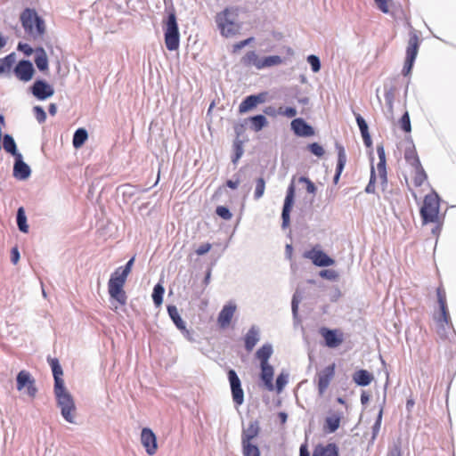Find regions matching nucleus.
Listing matches in <instances>:
<instances>
[{"instance_id":"obj_1","label":"nucleus","mask_w":456,"mask_h":456,"mask_svg":"<svg viewBox=\"0 0 456 456\" xmlns=\"http://www.w3.org/2000/svg\"><path fill=\"white\" fill-rule=\"evenodd\" d=\"M47 362L51 367L54 385L53 392L56 398L57 405L61 409L62 418L69 423L76 424V420L72 412L76 411L75 402L69 392L67 391L64 380L62 368L57 358L47 357Z\"/></svg>"},{"instance_id":"obj_2","label":"nucleus","mask_w":456,"mask_h":456,"mask_svg":"<svg viewBox=\"0 0 456 456\" xmlns=\"http://www.w3.org/2000/svg\"><path fill=\"white\" fill-rule=\"evenodd\" d=\"M20 22L26 33L34 39L40 38L45 32V23L42 17L31 8H26L20 14Z\"/></svg>"},{"instance_id":"obj_3","label":"nucleus","mask_w":456,"mask_h":456,"mask_svg":"<svg viewBox=\"0 0 456 456\" xmlns=\"http://www.w3.org/2000/svg\"><path fill=\"white\" fill-rule=\"evenodd\" d=\"M126 276L117 269L111 273L108 282V289L110 297L112 300L117 301L120 305L126 304L127 297L123 289Z\"/></svg>"},{"instance_id":"obj_4","label":"nucleus","mask_w":456,"mask_h":456,"mask_svg":"<svg viewBox=\"0 0 456 456\" xmlns=\"http://www.w3.org/2000/svg\"><path fill=\"white\" fill-rule=\"evenodd\" d=\"M164 37L166 47L169 51H175L180 45V33L176 16L174 12L167 14L164 25Z\"/></svg>"},{"instance_id":"obj_5","label":"nucleus","mask_w":456,"mask_h":456,"mask_svg":"<svg viewBox=\"0 0 456 456\" xmlns=\"http://www.w3.org/2000/svg\"><path fill=\"white\" fill-rule=\"evenodd\" d=\"M439 200V196L436 192L425 196L419 211L423 224L437 222L440 208Z\"/></svg>"},{"instance_id":"obj_6","label":"nucleus","mask_w":456,"mask_h":456,"mask_svg":"<svg viewBox=\"0 0 456 456\" xmlns=\"http://www.w3.org/2000/svg\"><path fill=\"white\" fill-rule=\"evenodd\" d=\"M216 22L221 35L225 37L236 35L240 28L235 22L234 15L227 8L216 14Z\"/></svg>"},{"instance_id":"obj_7","label":"nucleus","mask_w":456,"mask_h":456,"mask_svg":"<svg viewBox=\"0 0 456 456\" xmlns=\"http://www.w3.org/2000/svg\"><path fill=\"white\" fill-rule=\"evenodd\" d=\"M419 44L420 42L418 31L414 28H411L409 33L408 45L406 47V57L403 66L413 68L419 52Z\"/></svg>"},{"instance_id":"obj_8","label":"nucleus","mask_w":456,"mask_h":456,"mask_svg":"<svg viewBox=\"0 0 456 456\" xmlns=\"http://www.w3.org/2000/svg\"><path fill=\"white\" fill-rule=\"evenodd\" d=\"M295 184L294 180L291 181L289 185L288 186L282 211H281V227L282 229H285L289 226L290 222V212L294 204V199H295Z\"/></svg>"},{"instance_id":"obj_9","label":"nucleus","mask_w":456,"mask_h":456,"mask_svg":"<svg viewBox=\"0 0 456 456\" xmlns=\"http://www.w3.org/2000/svg\"><path fill=\"white\" fill-rule=\"evenodd\" d=\"M228 380L231 387L232 400L237 405H241L244 402V392L241 387V381L237 372L231 369L227 372Z\"/></svg>"},{"instance_id":"obj_10","label":"nucleus","mask_w":456,"mask_h":456,"mask_svg":"<svg viewBox=\"0 0 456 456\" xmlns=\"http://www.w3.org/2000/svg\"><path fill=\"white\" fill-rule=\"evenodd\" d=\"M303 256L310 259L318 267H327L334 265L335 261L324 251L312 248L304 252Z\"/></svg>"},{"instance_id":"obj_11","label":"nucleus","mask_w":456,"mask_h":456,"mask_svg":"<svg viewBox=\"0 0 456 456\" xmlns=\"http://www.w3.org/2000/svg\"><path fill=\"white\" fill-rule=\"evenodd\" d=\"M31 94L40 101L50 98L54 94L53 87L44 79H37L30 87Z\"/></svg>"},{"instance_id":"obj_12","label":"nucleus","mask_w":456,"mask_h":456,"mask_svg":"<svg viewBox=\"0 0 456 456\" xmlns=\"http://www.w3.org/2000/svg\"><path fill=\"white\" fill-rule=\"evenodd\" d=\"M141 444L148 455L152 456L157 452V436L150 428H143L141 431Z\"/></svg>"},{"instance_id":"obj_13","label":"nucleus","mask_w":456,"mask_h":456,"mask_svg":"<svg viewBox=\"0 0 456 456\" xmlns=\"http://www.w3.org/2000/svg\"><path fill=\"white\" fill-rule=\"evenodd\" d=\"M13 72L20 81L28 82L32 79L35 69L29 60H21L16 64Z\"/></svg>"},{"instance_id":"obj_14","label":"nucleus","mask_w":456,"mask_h":456,"mask_svg":"<svg viewBox=\"0 0 456 456\" xmlns=\"http://www.w3.org/2000/svg\"><path fill=\"white\" fill-rule=\"evenodd\" d=\"M319 332L324 338L325 346L330 348L338 347L343 342V335L338 330L322 327Z\"/></svg>"},{"instance_id":"obj_15","label":"nucleus","mask_w":456,"mask_h":456,"mask_svg":"<svg viewBox=\"0 0 456 456\" xmlns=\"http://www.w3.org/2000/svg\"><path fill=\"white\" fill-rule=\"evenodd\" d=\"M12 175L16 179L20 181L28 179L31 175L30 167L26 162H24L21 154H19L14 158Z\"/></svg>"},{"instance_id":"obj_16","label":"nucleus","mask_w":456,"mask_h":456,"mask_svg":"<svg viewBox=\"0 0 456 456\" xmlns=\"http://www.w3.org/2000/svg\"><path fill=\"white\" fill-rule=\"evenodd\" d=\"M291 130L299 137H310L314 134V129L305 119L294 118L291 121Z\"/></svg>"},{"instance_id":"obj_17","label":"nucleus","mask_w":456,"mask_h":456,"mask_svg":"<svg viewBox=\"0 0 456 456\" xmlns=\"http://www.w3.org/2000/svg\"><path fill=\"white\" fill-rule=\"evenodd\" d=\"M335 374V364L325 367L318 373V391L322 395L328 388Z\"/></svg>"},{"instance_id":"obj_18","label":"nucleus","mask_w":456,"mask_h":456,"mask_svg":"<svg viewBox=\"0 0 456 456\" xmlns=\"http://www.w3.org/2000/svg\"><path fill=\"white\" fill-rule=\"evenodd\" d=\"M260 424L257 419L249 421L248 427H243L241 431V442L254 441L260 433Z\"/></svg>"},{"instance_id":"obj_19","label":"nucleus","mask_w":456,"mask_h":456,"mask_svg":"<svg viewBox=\"0 0 456 456\" xmlns=\"http://www.w3.org/2000/svg\"><path fill=\"white\" fill-rule=\"evenodd\" d=\"M236 311V305L229 303L224 305L218 314L217 322L221 328H226Z\"/></svg>"},{"instance_id":"obj_20","label":"nucleus","mask_w":456,"mask_h":456,"mask_svg":"<svg viewBox=\"0 0 456 456\" xmlns=\"http://www.w3.org/2000/svg\"><path fill=\"white\" fill-rule=\"evenodd\" d=\"M260 339V330L252 325L244 337V346L248 352H251Z\"/></svg>"},{"instance_id":"obj_21","label":"nucleus","mask_w":456,"mask_h":456,"mask_svg":"<svg viewBox=\"0 0 456 456\" xmlns=\"http://www.w3.org/2000/svg\"><path fill=\"white\" fill-rule=\"evenodd\" d=\"M336 149L338 151V161L336 166V172L333 177V183L335 184L338 183L340 175L346 163V154L345 148L342 145L336 143Z\"/></svg>"},{"instance_id":"obj_22","label":"nucleus","mask_w":456,"mask_h":456,"mask_svg":"<svg viewBox=\"0 0 456 456\" xmlns=\"http://www.w3.org/2000/svg\"><path fill=\"white\" fill-rule=\"evenodd\" d=\"M313 456H339L338 447L335 443L326 445L319 444L314 447Z\"/></svg>"},{"instance_id":"obj_23","label":"nucleus","mask_w":456,"mask_h":456,"mask_svg":"<svg viewBox=\"0 0 456 456\" xmlns=\"http://www.w3.org/2000/svg\"><path fill=\"white\" fill-rule=\"evenodd\" d=\"M260 368H261L260 378H261L262 381L264 382L265 387L269 391H273L274 389V386L273 383V373H274L273 367L269 363H265V364H260Z\"/></svg>"},{"instance_id":"obj_24","label":"nucleus","mask_w":456,"mask_h":456,"mask_svg":"<svg viewBox=\"0 0 456 456\" xmlns=\"http://www.w3.org/2000/svg\"><path fill=\"white\" fill-rule=\"evenodd\" d=\"M342 418V412L334 413L330 416L326 417L324 422V430L327 433L336 432L340 425Z\"/></svg>"},{"instance_id":"obj_25","label":"nucleus","mask_w":456,"mask_h":456,"mask_svg":"<svg viewBox=\"0 0 456 456\" xmlns=\"http://www.w3.org/2000/svg\"><path fill=\"white\" fill-rule=\"evenodd\" d=\"M34 61L36 63L37 68L40 71H45V70L48 69V58H47V54L43 47H37L35 50Z\"/></svg>"},{"instance_id":"obj_26","label":"nucleus","mask_w":456,"mask_h":456,"mask_svg":"<svg viewBox=\"0 0 456 456\" xmlns=\"http://www.w3.org/2000/svg\"><path fill=\"white\" fill-rule=\"evenodd\" d=\"M372 379V374L366 370H356L353 375V380L360 387L369 386Z\"/></svg>"},{"instance_id":"obj_27","label":"nucleus","mask_w":456,"mask_h":456,"mask_svg":"<svg viewBox=\"0 0 456 456\" xmlns=\"http://www.w3.org/2000/svg\"><path fill=\"white\" fill-rule=\"evenodd\" d=\"M167 314L169 318L172 320L173 323L176 327L177 330H184V326L186 325L185 322L181 317L178 309L174 305H167Z\"/></svg>"},{"instance_id":"obj_28","label":"nucleus","mask_w":456,"mask_h":456,"mask_svg":"<svg viewBox=\"0 0 456 456\" xmlns=\"http://www.w3.org/2000/svg\"><path fill=\"white\" fill-rule=\"evenodd\" d=\"M404 159L406 162L413 168L416 167H420V160L416 151L415 146L411 142V146L407 147L404 151Z\"/></svg>"},{"instance_id":"obj_29","label":"nucleus","mask_w":456,"mask_h":456,"mask_svg":"<svg viewBox=\"0 0 456 456\" xmlns=\"http://www.w3.org/2000/svg\"><path fill=\"white\" fill-rule=\"evenodd\" d=\"M273 346L269 343L263 345L256 352V357L259 360L260 364L269 363L268 360L273 354Z\"/></svg>"},{"instance_id":"obj_30","label":"nucleus","mask_w":456,"mask_h":456,"mask_svg":"<svg viewBox=\"0 0 456 456\" xmlns=\"http://www.w3.org/2000/svg\"><path fill=\"white\" fill-rule=\"evenodd\" d=\"M3 148L7 153L12 155L14 158L19 154H21L17 150V145L12 135L9 134H4L3 136Z\"/></svg>"},{"instance_id":"obj_31","label":"nucleus","mask_w":456,"mask_h":456,"mask_svg":"<svg viewBox=\"0 0 456 456\" xmlns=\"http://www.w3.org/2000/svg\"><path fill=\"white\" fill-rule=\"evenodd\" d=\"M303 299V294L300 291L299 287L297 288L296 291L293 294L292 300H291V311H292V316L295 323L299 322V316H298V305Z\"/></svg>"},{"instance_id":"obj_32","label":"nucleus","mask_w":456,"mask_h":456,"mask_svg":"<svg viewBox=\"0 0 456 456\" xmlns=\"http://www.w3.org/2000/svg\"><path fill=\"white\" fill-rule=\"evenodd\" d=\"M261 60L255 51H249L242 57L241 63L246 67L254 66L260 69Z\"/></svg>"},{"instance_id":"obj_33","label":"nucleus","mask_w":456,"mask_h":456,"mask_svg":"<svg viewBox=\"0 0 456 456\" xmlns=\"http://www.w3.org/2000/svg\"><path fill=\"white\" fill-rule=\"evenodd\" d=\"M17 389L19 391L25 388L30 383H35V379L31 377V374L27 370H20L16 377Z\"/></svg>"},{"instance_id":"obj_34","label":"nucleus","mask_w":456,"mask_h":456,"mask_svg":"<svg viewBox=\"0 0 456 456\" xmlns=\"http://www.w3.org/2000/svg\"><path fill=\"white\" fill-rule=\"evenodd\" d=\"M241 448L243 456H260V450L255 440L241 442Z\"/></svg>"},{"instance_id":"obj_35","label":"nucleus","mask_w":456,"mask_h":456,"mask_svg":"<svg viewBox=\"0 0 456 456\" xmlns=\"http://www.w3.org/2000/svg\"><path fill=\"white\" fill-rule=\"evenodd\" d=\"M248 120L251 124V129L255 132L261 131L268 124L267 118L263 114L249 117Z\"/></svg>"},{"instance_id":"obj_36","label":"nucleus","mask_w":456,"mask_h":456,"mask_svg":"<svg viewBox=\"0 0 456 456\" xmlns=\"http://www.w3.org/2000/svg\"><path fill=\"white\" fill-rule=\"evenodd\" d=\"M88 138V133L85 128H77L74 134L72 139V144L75 149L80 148L87 140Z\"/></svg>"},{"instance_id":"obj_37","label":"nucleus","mask_w":456,"mask_h":456,"mask_svg":"<svg viewBox=\"0 0 456 456\" xmlns=\"http://www.w3.org/2000/svg\"><path fill=\"white\" fill-rule=\"evenodd\" d=\"M16 224L21 232L27 233L28 232V224L27 223V216L25 210L20 207L16 213Z\"/></svg>"},{"instance_id":"obj_38","label":"nucleus","mask_w":456,"mask_h":456,"mask_svg":"<svg viewBox=\"0 0 456 456\" xmlns=\"http://www.w3.org/2000/svg\"><path fill=\"white\" fill-rule=\"evenodd\" d=\"M16 60L15 53H11L0 59V75L9 71Z\"/></svg>"},{"instance_id":"obj_39","label":"nucleus","mask_w":456,"mask_h":456,"mask_svg":"<svg viewBox=\"0 0 456 456\" xmlns=\"http://www.w3.org/2000/svg\"><path fill=\"white\" fill-rule=\"evenodd\" d=\"M283 62V60L279 55H270L262 58L261 64H260V69H263L265 68H269L273 66L280 65Z\"/></svg>"},{"instance_id":"obj_40","label":"nucleus","mask_w":456,"mask_h":456,"mask_svg":"<svg viewBox=\"0 0 456 456\" xmlns=\"http://www.w3.org/2000/svg\"><path fill=\"white\" fill-rule=\"evenodd\" d=\"M165 289L160 283H157L151 294L152 301L156 306H159L163 302Z\"/></svg>"},{"instance_id":"obj_41","label":"nucleus","mask_w":456,"mask_h":456,"mask_svg":"<svg viewBox=\"0 0 456 456\" xmlns=\"http://www.w3.org/2000/svg\"><path fill=\"white\" fill-rule=\"evenodd\" d=\"M256 107L253 95H248L243 99V101L239 105V112L245 113Z\"/></svg>"},{"instance_id":"obj_42","label":"nucleus","mask_w":456,"mask_h":456,"mask_svg":"<svg viewBox=\"0 0 456 456\" xmlns=\"http://www.w3.org/2000/svg\"><path fill=\"white\" fill-rule=\"evenodd\" d=\"M382 414L383 411L382 409L379 411L377 419L374 422V424L371 427V438L370 440V444H373L381 428V421H382Z\"/></svg>"},{"instance_id":"obj_43","label":"nucleus","mask_w":456,"mask_h":456,"mask_svg":"<svg viewBox=\"0 0 456 456\" xmlns=\"http://www.w3.org/2000/svg\"><path fill=\"white\" fill-rule=\"evenodd\" d=\"M414 169H415V176L413 179L414 185L416 187H420L424 183V182L427 180L428 175H427L422 165H420V167H414Z\"/></svg>"},{"instance_id":"obj_44","label":"nucleus","mask_w":456,"mask_h":456,"mask_svg":"<svg viewBox=\"0 0 456 456\" xmlns=\"http://www.w3.org/2000/svg\"><path fill=\"white\" fill-rule=\"evenodd\" d=\"M440 308V315L436 319L437 323H444L448 328H452V323L450 318L449 311L447 305L441 306Z\"/></svg>"},{"instance_id":"obj_45","label":"nucleus","mask_w":456,"mask_h":456,"mask_svg":"<svg viewBox=\"0 0 456 456\" xmlns=\"http://www.w3.org/2000/svg\"><path fill=\"white\" fill-rule=\"evenodd\" d=\"M265 181L263 177H258L256 180V187H255V191H254V199L256 200H260L264 193H265Z\"/></svg>"},{"instance_id":"obj_46","label":"nucleus","mask_w":456,"mask_h":456,"mask_svg":"<svg viewBox=\"0 0 456 456\" xmlns=\"http://www.w3.org/2000/svg\"><path fill=\"white\" fill-rule=\"evenodd\" d=\"M399 125L403 132L410 133L411 131L410 115L407 110L402 115L401 118L399 119Z\"/></svg>"},{"instance_id":"obj_47","label":"nucleus","mask_w":456,"mask_h":456,"mask_svg":"<svg viewBox=\"0 0 456 456\" xmlns=\"http://www.w3.org/2000/svg\"><path fill=\"white\" fill-rule=\"evenodd\" d=\"M289 381V374L285 372L280 373L276 378L275 388L278 393H281Z\"/></svg>"},{"instance_id":"obj_48","label":"nucleus","mask_w":456,"mask_h":456,"mask_svg":"<svg viewBox=\"0 0 456 456\" xmlns=\"http://www.w3.org/2000/svg\"><path fill=\"white\" fill-rule=\"evenodd\" d=\"M307 62L310 64L313 72L316 73L321 69V61L317 55L310 54L307 56Z\"/></svg>"},{"instance_id":"obj_49","label":"nucleus","mask_w":456,"mask_h":456,"mask_svg":"<svg viewBox=\"0 0 456 456\" xmlns=\"http://www.w3.org/2000/svg\"><path fill=\"white\" fill-rule=\"evenodd\" d=\"M309 151L314 156L321 158L324 155V149L318 142H312L307 145Z\"/></svg>"},{"instance_id":"obj_50","label":"nucleus","mask_w":456,"mask_h":456,"mask_svg":"<svg viewBox=\"0 0 456 456\" xmlns=\"http://www.w3.org/2000/svg\"><path fill=\"white\" fill-rule=\"evenodd\" d=\"M216 214L224 220H230L232 217V212L225 206H217Z\"/></svg>"},{"instance_id":"obj_51","label":"nucleus","mask_w":456,"mask_h":456,"mask_svg":"<svg viewBox=\"0 0 456 456\" xmlns=\"http://www.w3.org/2000/svg\"><path fill=\"white\" fill-rule=\"evenodd\" d=\"M386 161L379 160L377 165V169L381 180L382 183H387V167H386Z\"/></svg>"},{"instance_id":"obj_52","label":"nucleus","mask_w":456,"mask_h":456,"mask_svg":"<svg viewBox=\"0 0 456 456\" xmlns=\"http://www.w3.org/2000/svg\"><path fill=\"white\" fill-rule=\"evenodd\" d=\"M384 97H385L387 105L389 109V111L392 113L393 112V104H394V100H395L394 89L392 87L389 89L385 88Z\"/></svg>"},{"instance_id":"obj_53","label":"nucleus","mask_w":456,"mask_h":456,"mask_svg":"<svg viewBox=\"0 0 456 456\" xmlns=\"http://www.w3.org/2000/svg\"><path fill=\"white\" fill-rule=\"evenodd\" d=\"M243 148H242V142L240 141H236L234 142V155L232 159V161L233 164H236L238 160L241 158L243 155Z\"/></svg>"},{"instance_id":"obj_54","label":"nucleus","mask_w":456,"mask_h":456,"mask_svg":"<svg viewBox=\"0 0 456 456\" xmlns=\"http://www.w3.org/2000/svg\"><path fill=\"white\" fill-rule=\"evenodd\" d=\"M33 112H34V115L39 124H42L45 121L46 113L41 106H38V105L35 106L33 108Z\"/></svg>"},{"instance_id":"obj_55","label":"nucleus","mask_w":456,"mask_h":456,"mask_svg":"<svg viewBox=\"0 0 456 456\" xmlns=\"http://www.w3.org/2000/svg\"><path fill=\"white\" fill-rule=\"evenodd\" d=\"M354 116L361 134L369 132L368 124L365 119L359 113H354Z\"/></svg>"},{"instance_id":"obj_56","label":"nucleus","mask_w":456,"mask_h":456,"mask_svg":"<svg viewBox=\"0 0 456 456\" xmlns=\"http://www.w3.org/2000/svg\"><path fill=\"white\" fill-rule=\"evenodd\" d=\"M319 275L323 278V279H327L329 281H334L338 278V273L336 271L334 270H331V269H325V270H322L320 273H319Z\"/></svg>"},{"instance_id":"obj_57","label":"nucleus","mask_w":456,"mask_h":456,"mask_svg":"<svg viewBox=\"0 0 456 456\" xmlns=\"http://www.w3.org/2000/svg\"><path fill=\"white\" fill-rule=\"evenodd\" d=\"M387 456H402V448L400 442H395L393 444L392 447L389 448Z\"/></svg>"},{"instance_id":"obj_58","label":"nucleus","mask_w":456,"mask_h":456,"mask_svg":"<svg viewBox=\"0 0 456 456\" xmlns=\"http://www.w3.org/2000/svg\"><path fill=\"white\" fill-rule=\"evenodd\" d=\"M278 113L287 118H294L297 115V110L294 107H286L285 109L281 107Z\"/></svg>"},{"instance_id":"obj_59","label":"nucleus","mask_w":456,"mask_h":456,"mask_svg":"<svg viewBox=\"0 0 456 456\" xmlns=\"http://www.w3.org/2000/svg\"><path fill=\"white\" fill-rule=\"evenodd\" d=\"M134 262V256L130 258L124 266H120V267L117 268V270L120 271V273H122L123 274H125L127 277L131 272Z\"/></svg>"},{"instance_id":"obj_60","label":"nucleus","mask_w":456,"mask_h":456,"mask_svg":"<svg viewBox=\"0 0 456 456\" xmlns=\"http://www.w3.org/2000/svg\"><path fill=\"white\" fill-rule=\"evenodd\" d=\"M17 49L22 52L26 56H30L34 52L33 48L28 44L22 42L18 44Z\"/></svg>"},{"instance_id":"obj_61","label":"nucleus","mask_w":456,"mask_h":456,"mask_svg":"<svg viewBox=\"0 0 456 456\" xmlns=\"http://www.w3.org/2000/svg\"><path fill=\"white\" fill-rule=\"evenodd\" d=\"M436 296H437V302H438L439 307L447 305L445 292L442 288H437Z\"/></svg>"},{"instance_id":"obj_62","label":"nucleus","mask_w":456,"mask_h":456,"mask_svg":"<svg viewBox=\"0 0 456 456\" xmlns=\"http://www.w3.org/2000/svg\"><path fill=\"white\" fill-rule=\"evenodd\" d=\"M233 178L234 179H229L226 181L225 184L227 187H229L230 189H232V190H235L238 188L240 183V175L239 174H236L233 175Z\"/></svg>"},{"instance_id":"obj_63","label":"nucleus","mask_w":456,"mask_h":456,"mask_svg":"<svg viewBox=\"0 0 456 456\" xmlns=\"http://www.w3.org/2000/svg\"><path fill=\"white\" fill-rule=\"evenodd\" d=\"M252 41H254V37H248L245 40L236 43L235 45H233V52L236 53L237 51L249 45Z\"/></svg>"},{"instance_id":"obj_64","label":"nucleus","mask_w":456,"mask_h":456,"mask_svg":"<svg viewBox=\"0 0 456 456\" xmlns=\"http://www.w3.org/2000/svg\"><path fill=\"white\" fill-rule=\"evenodd\" d=\"M376 3L378 8L383 12V13H388L389 9L387 5L388 0H374Z\"/></svg>"}]
</instances>
